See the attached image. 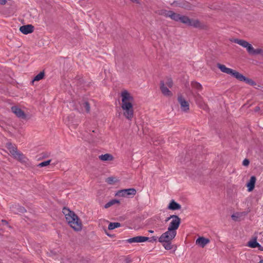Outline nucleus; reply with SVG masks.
<instances>
[{
    "label": "nucleus",
    "instance_id": "1",
    "mask_svg": "<svg viewBox=\"0 0 263 263\" xmlns=\"http://www.w3.org/2000/svg\"><path fill=\"white\" fill-rule=\"evenodd\" d=\"M159 14L166 17H170L175 21L180 22L189 26L195 28H199L201 26L200 22L198 20L190 19L186 16L181 15L172 11L161 10L159 12Z\"/></svg>",
    "mask_w": 263,
    "mask_h": 263
},
{
    "label": "nucleus",
    "instance_id": "2",
    "mask_svg": "<svg viewBox=\"0 0 263 263\" xmlns=\"http://www.w3.org/2000/svg\"><path fill=\"white\" fill-rule=\"evenodd\" d=\"M171 220L169 223L167 230L161 235V239L174 238L177 234V230L181 223V219L176 215H172L165 219V222Z\"/></svg>",
    "mask_w": 263,
    "mask_h": 263
},
{
    "label": "nucleus",
    "instance_id": "3",
    "mask_svg": "<svg viewBox=\"0 0 263 263\" xmlns=\"http://www.w3.org/2000/svg\"><path fill=\"white\" fill-rule=\"evenodd\" d=\"M122 98L121 108L123 110V115L129 120H131L134 116V109L132 102L133 96L127 91L124 90L121 93Z\"/></svg>",
    "mask_w": 263,
    "mask_h": 263
},
{
    "label": "nucleus",
    "instance_id": "4",
    "mask_svg": "<svg viewBox=\"0 0 263 263\" xmlns=\"http://www.w3.org/2000/svg\"><path fill=\"white\" fill-rule=\"evenodd\" d=\"M62 212L65 215L66 221L73 230L79 231L82 229L81 221L73 211L64 207L63 209Z\"/></svg>",
    "mask_w": 263,
    "mask_h": 263
},
{
    "label": "nucleus",
    "instance_id": "5",
    "mask_svg": "<svg viewBox=\"0 0 263 263\" xmlns=\"http://www.w3.org/2000/svg\"><path fill=\"white\" fill-rule=\"evenodd\" d=\"M231 42L238 44L243 48H246V50L249 54L251 55H257L263 54V50L261 49L257 48L254 49L251 44L248 42L238 39H233L230 40Z\"/></svg>",
    "mask_w": 263,
    "mask_h": 263
},
{
    "label": "nucleus",
    "instance_id": "6",
    "mask_svg": "<svg viewBox=\"0 0 263 263\" xmlns=\"http://www.w3.org/2000/svg\"><path fill=\"white\" fill-rule=\"evenodd\" d=\"M217 67L223 73L230 74L240 81H245L246 77L239 72L229 68H227L224 65L217 64Z\"/></svg>",
    "mask_w": 263,
    "mask_h": 263
},
{
    "label": "nucleus",
    "instance_id": "7",
    "mask_svg": "<svg viewBox=\"0 0 263 263\" xmlns=\"http://www.w3.org/2000/svg\"><path fill=\"white\" fill-rule=\"evenodd\" d=\"M217 67L223 73L230 74L240 81H245L246 77L239 72L229 68H227L224 65L217 64Z\"/></svg>",
    "mask_w": 263,
    "mask_h": 263
},
{
    "label": "nucleus",
    "instance_id": "8",
    "mask_svg": "<svg viewBox=\"0 0 263 263\" xmlns=\"http://www.w3.org/2000/svg\"><path fill=\"white\" fill-rule=\"evenodd\" d=\"M6 147L9 151V152L14 158L18 160L19 161H23L25 158L24 155L19 152L16 147L11 143H7L6 144Z\"/></svg>",
    "mask_w": 263,
    "mask_h": 263
},
{
    "label": "nucleus",
    "instance_id": "9",
    "mask_svg": "<svg viewBox=\"0 0 263 263\" xmlns=\"http://www.w3.org/2000/svg\"><path fill=\"white\" fill-rule=\"evenodd\" d=\"M137 191L134 188L124 189L119 191L116 195L120 197H133L136 195Z\"/></svg>",
    "mask_w": 263,
    "mask_h": 263
},
{
    "label": "nucleus",
    "instance_id": "10",
    "mask_svg": "<svg viewBox=\"0 0 263 263\" xmlns=\"http://www.w3.org/2000/svg\"><path fill=\"white\" fill-rule=\"evenodd\" d=\"M172 4L175 6L181 7L187 10H193L196 7L194 4H191L184 1H175Z\"/></svg>",
    "mask_w": 263,
    "mask_h": 263
},
{
    "label": "nucleus",
    "instance_id": "11",
    "mask_svg": "<svg viewBox=\"0 0 263 263\" xmlns=\"http://www.w3.org/2000/svg\"><path fill=\"white\" fill-rule=\"evenodd\" d=\"M178 101L180 105L181 109L182 111L187 112L189 110V103L182 95L178 96Z\"/></svg>",
    "mask_w": 263,
    "mask_h": 263
},
{
    "label": "nucleus",
    "instance_id": "12",
    "mask_svg": "<svg viewBox=\"0 0 263 263\" xmlns=\"http://www.w3.org/2000/svg\"><path fill=\"white\" fill-rule=\"evenodd\" d=\"M149 239V237L142 236H137L133 238H129L127 239L126 242L132 243L134 242H145Z\"/></svg>",
    "mask_w": 263,
    "mask_h": 263
},
{
    "label": "nucleus",
    "instance_id": "13",
    "mask_svg": "<svg viewBox=\"0 0 263 263\" xmlns=\"http://www.w3.org/2000/svg\"><path fill=\"white\" fill-rule=\"evenodd\" d=\"M11 111L19 118L24 119L26 118V115L24 111L17 106H12L11 107Z\"/></svg>",
    "mask_w": 263,
    "mask_h": 263
},
{
    "label": "nucleus",
    "instance_id": "14",
    "mask_svg": "<svg viewBox=\"0 0 263 263\" xmlns=\"http://www.w3.org/2000/svg\"><path fill=\"white\" fill-rule=\"evenodd\" d=\"M34 26L32 25H26L21 26L20 31L24 34H28L33 32Z\"/></svg>",
    "mask_w": 263,
    "mask_h": 263
},
{
    "label": "nucleus",
    "instance_id": "15",
    "mask_svg": "<svg viewBox=\"0 0 263 263\" xmlns=\"http://www.w3.org/2000/svg\"><path fill=\"white\" fill-rule=\"evenodd\" d=\"M161 235L158 238V241L160 242L163 243V246L166 250H170L173 248V247H172V245L171 243V241L174 238H171V239H161Z\"/></svg>",
    "mask_w": 263,
    "mask_h": 263
},
{
    "label": "nucleus",
    "instance_id": "16",
    "mask_svg": "<svg viewBox=\"0 0 263 263\" xmlns=\"http://www.w3.org/2000/svg\"><path fill=\"white\" fill-rule=\"evenodd\" d=\"M160 84V88L163 95L167 97H171L172 96V92L165 85V83L163 81H161Z\"/></svg>",
    "mask_w": 263,
    "mask_h": 263
},
{
    "label": "nucleus",
    "instance_id": "17",
    "mask_svg": "<svg viewBox=\"0 0 263 263\" xmlns=\"http://www.w3.org/2000/svg\"><path fill=\"white\" fill-rule=\"evenodd\" d=\"M11 212L14 214H18L20 213H23L26 212V210L24 207L20 206L18 204H13L10 207Z\"/></svg>",
    "mask_w": 263,
    "mask_h": 263
},
{
    "label": "nucleus",
    "instance_id": "18",
    "mask_svg": "<svg viewBox=\"0 0 263 263\" xmlns=\"http://www.w3.org/2000/svg\"><path fill=\"white\" fill-rule=\"evenodd\" d=\"M209 242L210 240L208 238H206L203 237H199L196 240V245L199 246L201 248H204Z\"/></svg>",
    "mask_w": 263,
    "mask_h": 263
},
{
    "label": "nucleus",
    "instance_id": "19",
    "mask_svg": "<svg viewBox=\"0 0 263 263\" xmlns=\"http://www.w3.org/2000/svg\"><path fill=\"white\" fill-rule=\"evenodd\" d=\"M256 180V178L254 176H251L249 181L247 184V186L248 187V191H252L255 186V182Z\"/></svg>",
    "mask_w": 263,
    "mask_h": 263
},
{
    "label": "nucleus",
    "instance_id": "20",
    "mask_svg": "<svg viewBox=\"0 0 263 263\" xmlns=\"http://www.w3.org/2000/svg\"><path fill=\"white\" fill-rule=\"evenodd\" d=\"M181 208V205L175 201L174 200L171 201L167 206L168 209L173 211L180 210Z\"/></svg>",
    "mask_w": 263,
    "mask_h": 263
},
{
    "label": "nucleus",
    "instance_id": "21",
    "mask_svg": "<svg viewBox=\"0 0 263 263\" xmlns=\"http://www.w3.org/2000/svg\"><path fill=\"white\" fill-rule=\"evenodd\" d=\"M247 214L246 212H238L233 214L231 216L232 219L235 221H240L241 218Z\"/></svg>",
    "mask_w": 263,
    "mask_h": 263
},
{
    "label": "nucleus",
    "instance_id": "22",
    "mask_svg": "<svg viewBox=\"0 0 263 263\" xmlns=\"http://www.w3.org/2000/svg\"><path fill=\"white\" fill-rule=\"evenodd\" d=\"M99 134L95 131L92 130V133L90 134V138L89 139V141L91 142H97L99 137Z\"/></svg>",
    "mask_w": 263,
    "mask_h": 263
},
{
    "label": "nucleus",
    "instance_id": "23",
    "mask_svg": "<svg viewBox=\"0 0 263 263\" xmlns=\"http://www.w3.org/2000/svg\"><path fill=\"white\" fill-rule=\"evenodd\" d=\"M197 97H198V98L196 99L197 103L198 104V105H199L200 108H202L204 110H208L209 109V107H208V105L203 102L200 103V99H201V96L199 95H198Z\"/></svg>",
    "mask_w": 263,
    "mask_h": 263
},
{
    "label": "nucleus",
    "instance_id": "24",
    "mask_svg": "<svg viewBox=\"0 0 263 263\" xmlns=\"http://www.w3.org/2000/svg\"><path fill=\"white\" fill-rule=\"evenodd\" d=\"M99 159L102 161H111L113 160V156L109 154H105L99 156Z\"/></svg>",
    "mask_w": 263,
    "mask_h": 263
},
{
    "label": "nucleus",
    "instance_id": "25",
    "mask_svg": "<svg viewBox=\"0 0 263 263\" xmlns=\"http://www.w3.org/2000/svg\"><path fill=\"white\" fill-rule=\"evenodd\" d=\"M248 246L251 248H255L259 246V243L257 242L256 239L248 242Z\"/></svg>",
    "mask_w": 263,
    "mask_h": 263
},
{
    "label": "nucleus",
    "instance_id": "26",
    "mask_svg": "<svg viewBox=\"0 0 263 263\" xmlns=\"http://www.w3.org/2000/svg\"><path fill=\"white\" fill-rule=\"evenodd\" d=\"M120 203V202L119 200H116V199H112V200L109 201V202H108L107 203H106L104 205V208L105 209H107V208H109L110 206H111L116 203Z\"/></svg>",
    "mask_w": 263,
    "mask_h": 263
},
{
    "label": "nucleus",
    "instance_id": "27",
    "mask_svg": "<svg viewBox=\"0 0 263 263\" xmlns=\"http://www.w3.org/2000/svg\"><path fill=\"white\" fill-rule=\"evenodd\" d=\"M191 86L193 88L196 89L198 91H200L202 89V85L197 82H192L191 83Z\"/></svg>",
    "mask_w": 263,
    "mask_h": 263
},
{
    "label": "nucleus",
    "instance_id": "28",
    "mask_svg": "<svg viewBox=\"0 0 263 263\" xmlns=\"http://www.w3.org/2000/svg\"><path fill=\"white\" fill-rule=\"evenodd\" d=\"M81 106L82 108L85 109V110L87 113H89L90 112V105L87 102H83L81 104Z\"/></svg>",
    "mask_w": 263,
    "mask_h": 263
},
{
    "label": "nucleus",
    "instance_id": "29",
    "mask_svg": "<svg viewBox=\"0 0 263 263\" xmlns=\"http://www.w3.org/2000/svg\"><path fill=\"white\" fill-rule=\"evenodd\" d=\"M121 226V223L119 222H110L108 227L109 230H113L115 228H119Z\"/></svg>",
    "mask_w": 263,
    "mask_h": 263
},
{
    "label": "nucleus",
    "instance_id": "30",
    "mask_svg": "<svg viewBox=\"0 0 263 263\" xmlns=\"http://www.w3.org/2000/svg\"><path fill=\"white\" fill-rule=\"evenodd\" d=\"M45 76V73L44 71L40 72L39 74H37L33 79V82L34 81H39L42 80Z\"/></svg>",
    "mask_w": 263,
    "mask_h": 263
},
{
    "label": "nucleus",
    "instance_id": "31",
    "mask_svg": "<svg viewBox=\"0 0 263 263\" xmlns=\"http://www.w3.org/2000/svg\"><path fill=\"white\" fill-rule=\"evenodd\" d=\"M118 181V180L114 177H108L106 180V182L109 184H114L115 182H117Z\"/></svg>",
    "mask_w": 263,
    "mask_h": 263
},
{
    "label": "nucleus",
    "instance_id": "32",
    "mask_svg": "<svg viewBox=\"0 0 263 263\" xmlns=\"http://www.w3.org/2000/svg\"><path fill=\"white\" fill-rule=\"evenodd\" d=\"M50 162L51 160H48L42 162L37 165V166L42 167L47 166L50 164Z\"/></svg>",
    "mask_w": 263,
    "mask_h": 263
},
{
    "label": "nucleus",
    "instance_id": "33",
    "mask_svg": "<svg viewBox=\"0 0 263 263\" xmlns=\"http://www.w3.org/2000/svg\"><path fill=\"white\" fill-rule=\"evenodd\" d=\"M165 84L168 87L172 88L173 87V80H172V79L167 78L166 79V81L165 82Z\"/></svg>",
    "mask_w": 263,
    "mask_h": 263
},
{
    "label": "nucleus",
    "instance_id": "34",
    "mask_svg": "<svg viewBox=\"0 0 263 263\" xmlns=\"http://www.w3.org/2000/svg\"><path fill=\"white\" fill-rule=\"evenodd\" d=\"M244 82H245L246 83L249 84L251 85H255V82L253 80H252V79L247 78L246 77V80H245Z\"/></svg>",
    "mask_w": 263,
    "mask_h": 263
},
{
    "label": "nucleus",
    "instance_id": "35",
    "mask_svg": "<svg viewBox=\"0 0 263 263\" xmlns=\"http://www.w3.org/2000/svg\"><path fill=\"white\" fill-rule=\"evenodd\" d=\"M162 141H163L162 139L157 140L156 139L153 138L152 139V142L153 143V144H154L155 145H157V144L161 143Z\"/></svg>",
    "mask_w": 263,
    "mask_h": 263
},
{
    "label": "nucleus",
    "instance_id": "36",
    "mask_svg": "<svg viewBox=\"0 0 263 263\" xmlns=\"http://www.w3.org/2000/svg\"><path fill=\"white\" fill-rule=\"evenodd\" d=\"M250 161L248 159H245L242 161V165L244 166H248L249 164Z\"/></svg>",
    "mask_w": 263,
    "mask_h": 263
},
{
    "label": "nucleus",
    "instance_id": "37",
    "mask_svg": "<svg viewBox=\"0 0 263 263\" xmlns=\"http://www.w3.org/2000/svg\"><path fill=\"white\" fill-rule=\"evenodd\" d=\"M7 1L6 0H0V5H5Z\"/></svg>",
    "mask_w": 263,
    "mask_h": 263
},
{
    "label": "nucleus",
    "instance_id": "38",
    "mask_svg": "<svg viewBox=\"0 0 263 263\" xmlns=\"http://www.w3.org/2000/svg\"><path fill=\"white\" fill-rule=\"evenodd\" d=\"M151 238V240H150V241H156L157 239V237L155 236H153Z\"/></svg>",
    "mask_w": 263,
    "mask_h": 263
},
{
    "label": "nucleus",
    "instance_id": "39",
    "mask_svg": "<svg viewBox=\"0 0 263 263\" xmlns=\"http://www.w3.org/2000/svg\"><path fill=\"white\" fill-rule=\"evenodd\" d=\"M260 110V107L259 106H256L255 107V109H254V111L255 112H257L259 110Z\"/></svg>",
    "mask_w": 263,
    "mask_h": 263
},
{
    "label": "nucleus",
    "instance_id": "40",
    "mask_svg": "<svg viewBox=\"0 0 263 263\" xmlns=\"http://www.w3.org/2000/svg\"><path fill=\"white\" fill-rule=\"evenodd\" d=\"M125 261L126 263H130L131 262V259L129 258H127L125 259Z\"/></svg>",
    "mask_w": 263,
    "mask_h": 263
},
{
    "label": "nucleus",
    "instance_id": "41",
    "mask_svg": "<svg viewBox=\"0 0 263 263\" xmlns=\"http://www.w3.org/2000/svg\"><path fill=\"white\" fill-rule=\"evenodd\" d=\"M257 248H258L259 250L263 251V247H262L260 244L259 246H258Z\"/></svg>",
    "mask_w": 263,
    "mask_h": 263
},
{
    "label": "nucleus",
    "instance_id": "42",
    "mask_svg": "<svg viewBox=\"0 0 263 263\" xmlns=\"http://www.w3.org/2000/svg\"><path fill=\"white\" fill-rule=\"evenodd\" d=\"M2 222L4 224H8V222L5 220H2Z\"/></svg>",
    "mask_w": 263,
    "mask_h": 263
},
{
    "label": "nucleus",
    "instance_id": "43",
    "mask_svg": "<svg viewBox=\"0 0 263 263\" xmlns=\"http://www.w3.org/2000/svg\"><path fill=\"white\" fill-rule=\"evenodd\" d=\"M148 232L151 233H154V231L153 230H149Z\"/></svg>",
    "mask_w": 263,
    "mask_h": 263
},
{
    "label": "nucleus",
    "instance_id": "44",
    "mask_svg": "<svg viewBox=\"0 0 263 263\" xmlns=\"http://www.w3.org/2000/svg\"><path fill=\"white\" fill-rule=\"evenodd\" d=\"M258 263H263V260H260Z\"/></svg>",
    "mask_w": 263,
    "mask_h": 263
}]
</instances>
